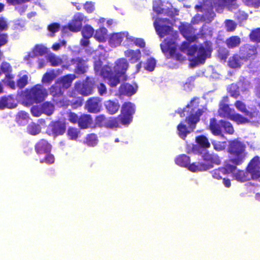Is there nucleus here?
<instances>
[{"label":"nucleus","instance_id":"79ce46f5","mask_svg":"<svg viewBox=\"0 0 260 260\" xmlns=\"http://www.w3.org/2000/svg\"><path fill=\"white\" fill-rule=\"evenodd\" d=\"M196 142L199 146L203 148L207 149L210 147V143L208 139L204 135H200L196 137Z\"/></svg>","mask_w":260,"mask_h":260},{"label":"nucleus","instance_id":"de8ad7c7","mask_svg":"<svg viewBox=\"0 0 260 260\" xmlns=\"http://www.w3.org/2000/svg\"><path fill=\"white\" fill-rule=\"evenodd\" d=\"M230 119L236 122L238 124H245L249 122L247 118L238 113H233Z\"/></svg>","mask_w":260,"mask_h":260},{"label":"nucleus","instance_id":"5fc2aeb1","mask_svg":"<svg viewBox=\"0 0 260 260\" xmlns=\"http://www.w3.org/2000/svg\"><path fill=\"white\" fill-rule=\"evenodd\" d=\"M33 52L36 56H43L48 53V49L43 45H37L33 49Z\"/></svg>","mask_w":260,"mask_h":260},{"label":"nucleus","instance_id":"0eeeda50","mask_svg":"<svg viewBox=\"0 0 260 260\" xmlns=\"http://www.w3.org/2000/svg\"><path fill=\"white\" fill-rule=\"evenodd\" d=\"M135 112V106L133 103L125 102L122 106L121 116L124 125H128L132 121L133 115Z\"/></svg>","mask_w":260,"mask_h":260},{"label":"nucleus","instance_id":"2f4dec72","mask_svg":"<svg viewBox=\"0 0 260 260\" xmlns=\"http://www.w3.org/2000/svg\"><path fill=\"white\" fill-rule=\"evenodd\" d=\"M218 115L220 117L230 119L232 113V110L230 108L229 105L226 104H221L218 110Z\"/></svg>","mask_w":260,"mask_h":260},{"label":"nucleus","instance_id":"774afa93","mask_svg":"<svg viewBox=\"0 0 260 260\" xmlns=\"http://www.w3.org/2000/svg\"><path fill=\"white\" fill-rule=\"evenodd\" d=\"M28 118V115L26 112L21 111L19 112L16 117V121L19 124H21L22 121L27 122Z\"/></svg>","mask_w":260,"mask_h":260},{"label":"nucleus","instance_id":"3c124183","mask_svg":"<svg viewBox=\"0 0 260 260\" xmlns=\"http://www.w3.org/2000/svg\"><path fill=\"white\" fill-rule=\"evenodd\" d=\"M107 120L108 119L104 115H99L95 118V125L100 127H106Z\"/></svg>","mask_w":260,"mask_h":260},{"label":"nucleus","instance_id":"b1692460","mask_svg":"<svg viewBox=\"0 0 260 260\" xmlns=\"http://www.w3.org/2000/svg\"><path fill=\"white\" fill-rule=\"evenodd\" d=\"M213 167L212 165L207 164L205 162H198L190 164L188 169L192 172L205 171Z\"/></svg>","mask_w":260,"mask_h":260},{"label":"nucleus","instance_id":"e2e57ef3","mask_svg":"<svg viewBox=\"0 0 260 260\" xmlns=\"http://www.w3.org/2000/svg\"><path fill=\"white\" fill-rule=\"evenodd\" d=\"M226 142H220L214 141L212 142V144L214 149L218 151L223 150L226 147Z\"/></svg>","mask_w":260,"mask_h":260},{"label":"nucleus","instance_id":"69168bd1","mask_svg":"<svg viewBox=\"0 0 260 260\" xmlns=\"http://www.w3.org/2000/svg\"><path fill=\"white\" fill-rule=\"evenodd\" d=\"M156 66V61L153 58H150L147 59L145 67V70L149 72L153 71Z\"/></svg>","mask_w":260,"mask_h":260},{"label":"nucleus","instance_id":"ddd939ff","mask_svg":"<svg viewBox=\"0 0 260 260\" xmlns=\"http://www.w3.org/2000/svg\"><path fill=\"white\" fill-rule=\"evenodd\" d=\"M93 85L94 82L89 77H87L82 83H76L75 88L81 94L84 96H88L93 93Z\"/></svg>","mask_w":260,"mask_h":260},{"label":"nucleus","instance_id":"72a5a7b5","mask_svg":"<svg viewBox=\"0 0 260 260\" xmlns=\"http://www.w3.org/2000/svg\"><path fill=\"white\" fill-rule=\"evenodd\" d=\"M120 124L124 125L121 116L119 115L116 117H111L107 120L106 128H116L120 126Z\"/></svg>","mask_w":260,"mask_h":260},{"label":"nucleus","instance_id":"c9c22d12","mask_svg":"<svg viewBox=\"0 0 260 260\" xmlns=\"http://www.w3.org/2000/svg\"><path fill=\"white\" fill-rule=\"evenodd\" d=\"M106 110L110 114H114L116 113L120 107L118 102L112 100H108L106 102L105 104Z\"/></svg>","mask_w":260,"mask_h":260},{"label":"nucleus","instance_id":"a878e982","mask_svg":"<svg viewBox=\"0 0 260 260\" xmlns=\"http://www.w3.org/2000/svg\"><path fill=\"white\" fill-rule=\"evenodd\" d=\"M137 91V86L127 83L122 84L119 88V93L121 95L131 96L135 94Z\"/></svg>","mask_w":260,"mask_h":260},{"label":"nucleus","instance_id":"1a4fd4ad","mask_svg":"<svg viewBox=\"0 0 260 260\" xmlns=\"http://www.w3.org/2000/svg\"><path fill=\"white\" fill-rule=\"evenodd\" d=\"M66 125L64 122L60 120L51 121L46 129V133L49 136L54 137L62 135L66 132Z\"/></svg>","mask_w":260,"mask_h":260},{"label":"nucleus","instance_id":"393cba45","mask_svg":"<svg viewBox=\"0 0 260 260\" xmlns=\"http://www.w3.org/2000/svg\"><path fill=\"white\" fill-rule=\"evenodd\" d=\"M209 128L211 133L216 136L222 135L221 124L220 120L218 121L215 118H212L210 119Z\"/></svg>","mask_w":260,"mask_h":260},{"label":"nucleus","instance_id":"7ed1b4c3","mask_svg":"<svg viewBox=\"0 0 260 260\" xmlns=\"http://www.w3.org/2000/svg\"><path fill=\"white\" fill-rule=\"evenodd\" d=\"M213 0H206L200 5H196L194 7L197 12H202V14H197L193 17V23H199L200 22H206L209 23L212 21L215 16V13L213 11Z\"/></svg>","mask_w":260,"mask_h":260},{"label":"nucleus","instance_id":"37998d69","mask_svg":"<svg viewBox=\"0 0 260 260\" xmlns=\"http://www.w3.org/2000/svg\"><path fill=\"white\" fill-rule=\"evenodd\" d=\"M84 143L89 147L95 146L98 143L96 135L93 133L87 135Z\"/></svg>","mask_w":260,"mask_h":260},{"label":"nucleus","instance_id":"09e8293b","mask_svg":"<svg viewBox=\"0 0 260 260\" xmlns=\"http://www.w3.org/2000/svg\"><path fill=\"white\" fill-rule=\"evenodd\" d=\"M227 90L230 95L235 99H237L240 95L239 87L236 84H230L228 87Z\"/></svg>","mask_w":260,"mask_h":260},{"label":"nucleus","instance_id":"39448f33","mask_svg":"<svg viewBox=\"0 0 260 260\" xmlns=\"http://www.w3.org/2000/svg\"><path fill=\"white\" fill-rule=\"evenodd\" d=\"M160 46L162 52L167 57H172L178 61L185 60V57L181 54L176 52L177 45L173 41L165 39Z\"/></svg>","mask_w":260,"mask_h":260},{"label":"nucleus","instance_id":"338daca9","mask_svg":"<svg viewBox=\"0 0 260 260\" xmlns=\"http://www.w3.org/2000/svg\"><path fill=\"white\" fill-rule=\"evenodd\" d=\"M226 30L228 32L233 31L235 30L237 24L232 20L228 19L225 21Z\"/></svg>","mask_w":260,"mask_h":260},{"label":"nucleus","instance_id":"4468645a","mask_svg":"<svg viewBox=\"0 0 260 260\" xmlns=\"http://www.w3.org/2000/svg\"><path fill=\"white\" fill-rule=\"evenodd\" d=\"M85 109L91 113L100 112L102 109V99L96 96L90 98L86 102Z\"/></svg>","mask_w":260,"mask_h":260},{"label":"nucleus","instance_id":"603ef678","mask_svg":"<svg viewBox=\"0 0 260 260\" xmlns=\"http://www.w3.org/2000/svg\"><path fill=\"white\" fill-rule=\"evenodd\" d=\"M94 32L93 28L89 25H85L82 30L83 37L86 39L91 38Z\"/></svg>","mask_w":260,"mask_h":260},{"label":"nucleus","instance_id":"c756f323","mask_svg":"<svg viewBox=\"0 0 260 260\" xmlns=\"http://www.w3.org/2000/svg\"><path fill=\"white\" fill-rule=\"evenodd\" d=\"M233 177L235 180L240 182L252 180L246 169L245 170H238L233 173Z\"/></svg>","mask_w":260,"mask_h":260},{"label":"nucleus","instance_id":"6e6d98bb","mask_svg":"<svg viewBox=\"0 0 260 260\" xmlns=\"http://www.w3.org/2000/svg\"><path fill=\"white\" fill-rule=\"evenodd\" d=\"M249 38L253 42L259 43L260 27L252 30L249 34Z\"/></svg>","mask_w":260,"mask_h":260},{"label":"nucleus","instance_id":"aec40b11","mask_svg":"<svg viewBox=\"0 0 260 260\" xmlns=\"http://www.w3.org/2000/svg\"><path fill=\"white\" fill-rule=\"evenodd\" d=\"M128 67L127 60L124 58L118 59L114 67V71L117 75H123L125 74Z\"/></svg>","mask_w":260,"mask_h":260},{"label":"nucleus","instance_id":"49530a36","mask_svg":"<svg viewBox=\"0 0 260 260\" xmlns=\"http://www.w3.org/2000/svg\"><path fill=\"white\" fill-rule=\"evenodd\" d=\"M47 60L50 63L52 67H57L61 64L63 61L59 56L53 54H50L47 57Z\"/></svg>","mask_w":260,"mask_h":260},{"label":"nucleus","instance_id":"680f3d73","mask_svg":"<svg viewBox=\"0 0 260 260\" xmlns=\"http://www.w3.org/2000/svg\"><path fill=\"white\" fill-rule=\"evenodd\" d=\"M1 70L6 76H8L12 72V67L9 63L3 62L0 67Z\"/></svg>","mask_w":260,"mask_h":260},{"label":"nucleus","instance_id":"7c9ffc66","mask_svg":"<svg viewBox=\"0 0 260 260\" xmlns=\"http://www.w3.org/2000/svg\"><path fill=\"white\" fill-rule=\"evenodd\" d=\"M181 51L188 56H194L198 47L196 45H190L189 43L183 42L180 48Z\"/></svg>","mask_w":260,"mask_h":260},{"label":"nucleus","instance_id":"9b49d317","mask_svg":"<svg viewBox=\"0 0 260 260\" xmlns=\"http://www.w3.org/2000/svg\"><path fill=\"white\" fill-rule=\"evenodd\" d=\"M101 75L108 79V83L111 87H116L120 83V77L121 75H114L110 67L105 66L102 68Z\"/></svg>","mask_w":260,"mask_h":260},{"label":"nucleus","instance_id":"c03bdc74","mask_svg":"<svg viewBox=\"0 0 260 260\" xmlns=\"http://www.w3.org/2000/svg\"><path fill=\"white\" fill-rule=\"evenodd\" d=\"M236 108L240 112L244 113L245 115L251 118L252 113L247 110L245 104L241 101H237L235 103Z\"/></svg>","mask_w":260,"mask_h":260},{"label":"nucleus","instance_id":"6e6552de","mask_svg":"<svg viewBox=\"0 0 260 260\" xmlns=\"http://www.w3.org/2000/svg\"><path fill=\"white\" fill-rule=\"evenodd\" d=\"M72 65L74 66V72L77 74H83L86 72L84 61L80 57L71 59L66 64L62 66V69L63 70H71Z\"/></svg>","mask_w":260,"mask_h":260},{"label":"nucleus","instance_id":"ea45409f","mask_svg":"<svg viewBox=\"0 0 260 260\" xmlns=\"http://www.w3.org/2000/svg\"><path fill=\"white\" fill-rule=\"evenodd\" d=\"M241 60H242L241 56L238 54L233 55L229 60V66L231 68H239L241 66Z\"/></svg>","mask_w":260,"mask_h":260},{"label":"nucleus","instance_id":"cd10ccee","mask_svg":"<svg viewBox=\"0 0 260 260\" xmlns=\"http://www.w3.org/2000/svg\"><path fill=\"white\" fill-rule=\"evenodd\" d=\"M202 158L209 165L213 166V164L219 165L220 164V159L219 156L216 154L210 153L208 151L203 154Z\"/></svg>","mask_w":260,"mask_h":260},{"label":"nucleus","instance_id":"4d7b16f0","mask_svg":"<svg viewBox=\"0 0 260 260\" xmlns=\"http://www.w3.org/2000/svg\"><path fill=\"white\" fill-rule=\"evenodd\" d=\"M55 77V75L53 72H46L42 77V82L49 84L54 80Z\"/></svg>","mask_w":260,"mask_h":260},{"label":"nucleus","instance_id":"a19ab883","mask_svg":"<svg viewBox=\"0 0 260 260\" xmlns=\"http://www.w3.org/2000/svg\"><path fill=\"white\" fill-rule=\"evenodd\" d=\"M42 110L43 113L47 116L51 115L54 111V106L53 104L49 102H45L41 104Z\"/></svg>","mask_w":260,"mask_h":260},{"label":"nucleus","instance_id":"9d476101","mask_svg":"<svg viewBox=\"0 0 260 260\" xmlns=\"http://www.w3.org/2000/svg\"><path fill=\"white\" fill-rule=\"evenodd\" d=\"M246 169L251 179L254 180L260 178V157L255 156L247 165Z\"/></svg>","mask_w":260,"mask_h":260},{"label":"nucleus","instance_id":"e433bc0d","mask_svg":"<svg viewBox=\"0 0 260 260\" xmlns=\"http://www.w3.org/2000/svg\"><path fill=\"white\" fill-rule=\"evenodd\" d=\"M190 157L185 154L180 155L175 159V162L177 165L187 168L190 164Z\"/></svg>","mask_w":260,"mask_h":260},{"label":"nucleus","instance_id":"dca6fc26","mask_svg":"<svg viewBox=\"0 0 260 260\" xmlns=\"http://www.w3.org/2000/svg\"><path fill=\"white\" fill-rule=\"evenodd\" d=\"M237 0H213V5L216 12L221 13L224 7L229 10L237 8Z\"/></svg>","mask_w":260,"mask_h":260},{"label":"nucleus","instance_id":"2eb2a0df","mask_svg":"<svg viewBox=\"0 0 260 260\" xmlns=\"http://www.w3.org/2000/svg\"><path fill=\"white\" fill-rule=\"evenodd\" d=\"M83 101L82 97L77 96L75 91L73 90L69 94L67 99H63L62 106H70L73 109H76L82 105Z\"/></svg>","mask_w":260,"mask_h":260},{"label":"nucleus","instance_id":"20e7f679","mask_svg":"<svg viewBox=\"0 0 260 260\" xmlns=\"http://www.w3.org/2000/svg\"><path fill=\"white\" fill-rule=\"evenodd\" d=\"M228 152L232 157L230 162L235 165H241L244 161L246 157L245 146L241 142L234 140L229 142Z\"/></svg>","mask_w":260,"mask_h":260},{"label":"nucleus","instance_id":"bb28decb","mask_svg":"<svg viewBox=\"0 0 260 260\" xmlns=\"http://www.w3.org/2000/svg\"><path fill=\"white\" fill-rule=\"evenodd\" d=\"M92 123L91 116L87 114H82L79 116L78 124L81 129H86Z\"/></svg>","mask_w":260,"mask_h":260},{"label":"nucleus","instance_id":"a18cd8bd","mask_svg":"<svg viewBox=\"0 0 260 260\" xmlns=\"http://www.w3.org/2000/svg\"><path fill=\"white\" fill-rule=\"evenodd\" d=\"M41 127L39 124L32 122L27 127V132L31 135L35 136L41 132Z\"/></svg>","mask_w":260,"mask_h":260},{"label":"nucleus","instance_id":"052dcab7","mask_svg":"<svg viewBox=\"0 0 260 260\" xmlns=\"http://www.w3.org/2000/svg\"><path fill=\"white\" fill-rule=\"evenodd\" d=\"M45 157L40 159V162L41 163H46L48 165H51L54 162L55 157L52 154H51L50 152H49V153L45 154Z\"/></svg>","mask_w":260,"mask_h":260},{"label":"nucleus","instance_id":"f8f14e48","mask_svg":"<svg viewBox=\"0 0 260 260\" xmlns=\"http://www.w3.org/2000/svg\"><path fill=\"white\" fill-rule=\"evenodd\" d=\"M212 51L211 45L207 42H205L204 46H200L197 51V55L195 58L196 63H204L206 59L210 57Z\"/></svg>","mask_w":260,"mask_h":260},{"label":"nucleus","instance_id":"c85d7f7f","mask_svg":"<svg viewBox=\"0 0 260 260\" xmlns=\"http://www.w3.org/2000/svg\"><path fill=\"white\" fill-rule=\"evenodd\" d=\"M125 37V35L124 32L113 34L109 39V43L111 46L115 47L120 45Z\"/></svg>","mask_w":260,"mask_h":260},{"label":"nucleus","instance_id":"6ab92c4d","mask_svg":"<svg viewBox=\"0 0 260 260\" xmlns=\"http://www.w3.org/2000/svg\"><path fill=\"white\" fill-rule=\"evenodd\" d=\"M83 18V15L80 13L75 15L71 21L68 24L69 29L73 32L79 31L82 28Z\"/></svg>","mask_w":260,"mask_h":260},{"label":"nucleus","instance_id":"423d86ee","mask_svg":"<svg viewBox=\"0 0 260 260\" xmlns=\"http://www.w3.org/2000/svg\"><path fill=\"white\" fill-rule=\"evenodd\" d=\"M170 20L167 18H157L154 21L153 25L157 34L161 38L172 34L173 27L169 25Z\"/></svg>","mask_w":260,"mask_h":260},{"label":"nucleus","instance_id":"5701e85b","mask_svg":"<svg viewBox=\"0 0 260 260\" xmlns=\"http://www.w3.org/2000/svg\"><path fill=\"white\" fill-rule=\"evenodd\" d=\"M124 54L131 63H135L139 61L142 56L140 49H127L124 51Z\"/></svg>","mask_w":260,"mask_h":260},{"label":"nucleus","instance_id":"0e129e2a","mask_svg":"<svg viewBox=\"0 0 260 260\" xmlns=\"http://www.w3.org/2000/svg\"><path fill=\"white\" fill-rule=\"evenodd\" d=\"M28 83V76L24 75L20 77L17 81V86L21 89L24 88Z\"/></svg>","mask_w":260,"mask_h":260},{"label":"nucleus","instance_id":"4be33fe9","mask_svg":"<svg viewBox=\"0 0 260 260\" xmlns=\"http://www.w3.org/2000/svg\"><path fill=\"white\" fill-rule=\"evenodd\" d=\"M14 97L12 95H4L0 98V109L5 108L12 109L16 107V104Z\"/></svg>","mask_w":260,"mask_h":260},{"label":"nucleus","instance_id":"58836bf2","mask_svg":"<svg viewBox=\"0 0 260 260\" xmlns=\"http://www.w3.org/2000/svg\"><path fill=\"white\" fill-rule=\"evenodd\" d=\"M107 29L104 27H101L96 30L94 37L100 42H105L107 35Z\"/></svg>","mask_w":260,"mask_h":260},{"label":"nucleus","instance_id":"a211bd4d","mask_svg":"<svg viewBox=\"0 0 260 260\" xmlns=\"http://www.w3.org/2000/svg\"><path fill=\"white\" fill-rule=\"evenodd\" d=\"M52 145L46 139H42L38 141L35 145V150L39 155H44L51 152Z\"/></svg>","mask_w":260,"mask_h":260},{"label":"nucleus","instance_id":"bf43d9fd","mask_svg":"<svg viewBox=\"0 0 260 260\" xmlns=\"http://www.w3.org/2000/svg\"><path fill=\"white\" fill-rule=\"evenodd\" d=\"M162 4L160 0H156L153 2V10L157 14H162L164 12V9L162 8Z\"/></svg>","mask_w":260,"mask_h":260},{"label":"nucleus","instance_id":"13d9d810","mask_svg":"<svg viewBox=\"0 0 260 260\" xmlns=\"http://www.w3.org/2000/svg\"><path fill=\"white\" fill-rule=\"evenodd\" d=\"M186 152L188 154L194 153L198 154L200 153V147L199 145L196 144H189L187 145Z\"/></svg>","mask_w":260,"mask_h":260},{"label":"nucleus","instance_id":"412c9836","mask_svg":"<svg viewBox=\"0 0 260 260\" xmlns=\"http://www.w3.org/2000/svg\"><path fill=\"white\" fill-rule=\"evenodd\" d=\"M180 31L182 36L189 42H193L197 39L193 27L190 25L182 26Z\"/></svg>","mask_w":260,"mask_h":260},{"label":"nucleus","instance_id":"f3484780","mask_svg":"<svg viewBox=\"0 0 260 260\" xmlns=\"http://www.w3.org/2000/svg\"><path fill=\"white\" fill-rule=\"evenodd\" d=\"M242 60L247 61L249 59L255 57L257 52V47L254 45H244L240 50Z\"/></svg>","mask_w":260,"mask_h":260},{"label":"nucleus","instance_id":"473e14b6","mask_svg":"<svg viewBox=\"0 0 260 260\" xmlns=\"http://www.w3.org/2000/svg\"><path fill=\"white\" fill-rule=\"evenodd\" d=\"M241 43V38L238 36H232L228 38L225 41L229 49H234L239 47Z\"/></svg>","mask_w":260,"mask_h":260},{"label":"nucleus","instance_id":"864d4df0","mask_svg":"<svg viewBox=\"0 0 260 260\" xmlns=\"http://www.w3.org/2000/svg\"><path fill=\"white\" fill-rule=\"evenodd\" d=\"M80 131L75 127H69L67 131V136L70 140H76L79 135Z\"/></svg>","mask_w":260,"mask_h":260},{"label":"nucleus","instance_id":"f704fd0d","mask_svg":"<svg viewBox=\"0 0 260 260\" xmlns=\"http://www.w3.org/2000/svg\"><path fill=\"white\" fill-rule=\"evenodd\" d=\"M76 77L74 74H68L61 77L58 83L62 88L67 89L71 86L73 81Z\"/></svg>","mask_w":260,"mask_h":260},{"label":"nucleus","instance_id":"8fccbe9b","mask_svg":"<svg viewBox=\"0 0 260 260\" xmlns=\"http://www.w3.org/2000/svg\"><path fill=\"white\" fill-rule=\"evenodd\" d=\"M220 123L221 124V128H223L225 134L229 135H233L234 134V127L230 122L223 120H220Z\"/></svg>","mask_w":260,"mask_h":260},{"label":"nucleus","instance_id":"4c0bfd02","mask_svg":"<svg viewBox=\"0 0 260 260\" xmlns=\"http://www.w3.org/2000/svg\"><path fill=\"white\" fill-rule=\"evenodd\" d=\"M49 93L54 98L59 97L63 94L62 87L58 82H56L50 87Z\"/></svg>","mask_w":260,"mask_h":260},{"label":"nucleus","instance_id":"f03ea898","mask_svg":"<svg viewBox=\"0 0 260 260\" xmlns=\"http://www.w3.org/2000/svg\"><path fill=\"white\" fill-rule=\"evenodd\" d=\"M46 89L42 85L37 84L30 89H26L23 93V103L26 106H29L34 104H38L43 102L47 96Z\"/></svg>","mask_w":260,"mask_h":260},{"label":"nucleus","instance_id":"f257e3e1","mask_svg":"<svg viewBox=\"0 0 260 260\" xmlns=\"http://www.w3.org/2000/svg\"><path fill=\"white\" fill-rule=\"evenodd\" d=\"M185 112L187 113V115L185 121L188 127L182 122L180 123L177 127L179 136L183 140H185L191 131H193L196 128L197 124L200 121V117L203 115L204 111L202 109H198L195 111L194 108H191L190 105L188 104L185 108L178 111L180 117H185Z\"/></svg>","mask_w":260,"mask_h":260}]
</instances>
